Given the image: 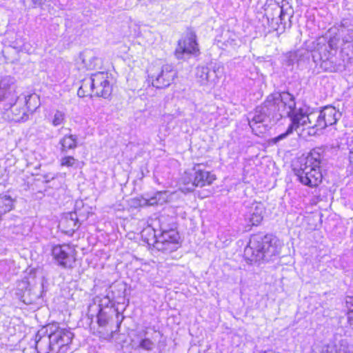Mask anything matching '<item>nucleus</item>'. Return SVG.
<instances>
[{"label": "nucleus", "instance_id": "f257e3e1", "mask_svg": "<svg viewBox=\"0 0 353 353\" xmlns=\"http://www.w3.org/2000/svg\"><path fill=\"white\" fill-rule=\"evenodd\" d=\"M341 116L339 110L332 105L325 106L319 111H314L305 105L299 108L295 105L293 108L292 123L286 132L274 138L273 141L277 143L294 132L301 135L305 128L308 130L309 135H315L319 130L336 124Z\"/></svg>", "mask_w": 353, "mask_h": 353}, {"label": "nucleus", "instance_id": "f03ea898", "mask_svg": "<svg viewBox=\"0 0 353 353\" xmlns=\"http://www.w3.org/2000/svg\"><path fill=\"white\" fill-rule=\"evenodd\" d=\"M294 97L288 92H275L270 94L265 102L250 114L249 125L257 136L265 133L271 122H276L288 117L292 122Z\"/></svg>", "mask_w": 353, "mask_h": 353}, {"label": "nucleus", "instance_id": "7ed1b4c3", "mask_svg": "<svg viewBox=\"0 0 353 353\" xmlns=\"http://www.w3.org/2000/svg\"><path fill=\"white\" fill-rule=\"evenodd\" d=\"M15 79L10 75L0 74V110L7 112L11 110L14 116L11 118L15 121H26L27 119V111L33 112L37 105L36 101L38 97L36 94H28L25 96L26 108H20L18 112L14 109L18 101V96L12 85Z\"/></svg>", "mask_w": 353, "mask_h": 353}, {"label": "nucleus", "instance_id": "20e7f679", "mask_svg": "<svg viewBox=\"0 0 353 353\" xmlns=\"http://www.w3.org/2000/svg\"><path fill=\"white\" fill-rule=\"evenodd\" d=\"M281 243L271 236L255 234L251 236L244 250V255L250 262L273 261L281 253Z\"/></svg>", "mask_w": 353, "mask_h": 353}, {"label": "nucleus", "instance_id": "39448f33", "mask_svg": "<svg viewBox=\"0 0 353 353\" xmlns=\"http://www.w3.org/2000/svg\"><path fill=\"white\" fill-rule=\"evenodd\" d=\"M321 149H313L308 155L300 161L299 165L294 166V172L298 180L303 185L314 188L322 181L321 170Z\"/></svg>", "mask_w": 353, "mask_h": 353}, {"label": "nucleus", "instance_id": "423d86ee", "mask_svg": "<svg viewBox=\"0 0 353 353\" xmlns=\"http://www.w3.org/2000/svg\"><path fill=\"white\" fill-rule=\"evenodd\" d=\"M112 92V86L108 80L107 72H99L92 74L90 77L85 78L78 90L79 97H108Z\"/></svg>", "mask_w": 353, "mask_h": 353}, {"label": "nucleus", "instance_id": "0eeeda50", "mask_svg": "<svg viewBox=\"0 0 353 353\" xmlns=\"http://www.w3.org/2000/svg\"><path fill=\"white\" fill-rule=\"evenodd\" d=\"M141 236L148 244H152L155 249L163 252H172L179 246V235L174 230H163L157 236L156 231L149 226L142 230Z\"/></svg>", "mask_w": 353, "mask_h": 353}, {"label": "nucleus", "instance_id": "6e6552de", "mask_svg": "<svg viewBox=\"0 0 353 353\" xmlns=\"http://www.w3.org/2000/svg\"><path fill=\"white\" fill-rule=\"evenodd\" d=\"M46 332L50 334L54 353H66L71 344L73 334L68 328L52 323L47 326Z\"/></svg>", "mask_w": 353, "mask_h": 353}, {"label": "nucleus", "instance_id": "1a4fd4ad", "mask_svg": "<svg viewBox=\"0 0 353 353\" xmlns=\"http://www.w3.org/2000/svg\"><path fill=\"white\" fill-rule=\"evenodd\" d=\"M148 79L152 86L157 88L168 87L176 76V71L170 64L161 66L151 65L148 70Z\"/></svg>", "mask_w": 353, "mask_h": 353}, {"label": "nucleus", "instance_id": "9d476101", "mask_svg": "<svg viewBox=\"0 0 353 353\" xmlns=\"http://www.w3.org/2000/svg\"><path fill=\"white\" fill-rule=\"evenodd\" d=\"M52 254L58 264L64 268H72L76 261V250L70 244L53 246Z\"/></svg>", "mask_w": 353, "mask_h": 353}, {"label": "nucleus", "instance_id": "9b49d317", "mask_svg": "<svg viewBox=\"0 0 353 353\" xmlns=\"http://www.w3.org/2000/svg\"><path fill=\"white\" fill-rule=\"evenodd\" d=\"M224 72V67L221 63H214L212 68L198 66L196 70V77L201 85H214Z\"/></svg>", "mask_w": 353, "mask_h": 353}, {"label": "nucleus", "instance_id": "f8f14e48", "mask_svg": "<svg viewBox=\"0 0 353 353\" xmlns=\"http://www.w3.org/2000/svg\"><path fill=\"white\" fill-rule=\"evenodd\" d=\"M326 39L323 37L316 39V46L315 50L319 52L321 59H327L330 54H332V50H336L341 43L340 35L336 34L334 37H331L326 43Z\"/></svg>", "mask_w": 353, "mask_h": 353}, {"label": "nucleus", "instance_id": "ddd939ff", "mask_svg": "<svg viewBox=\"0 0 353 353\" xmlns=\"http://www.w3.org/2000/svg\"><path fill=\"white\" fill-rule=\"evenodd\" d=\"M199 51L195 36L190 35L188 37L180 40L175 50V54L179 59H185L191 54H194Z\"/></svg>", "mask_w": 353, "mask_h": 353}, {"label": "nucleus", "instance_id": "4468645a", "mask_svg": "<svg viewBox=\"0 0 353 353\" xmlns=\"http://www.w3.org/2000/svg\"><path fill=\"white\" fill-rule=\"evenodd\" d=\"M194 174L190 181L192 187H204L205 185H211L216 179V176L210 172L202 169L201 165L198 164L194 165L193 168Z\"/></svg>", "mask_w": 353, "mask_h": 353}, {"label": "nucleus", "instance_id": "2eb2a0df", "mask_svg": "<svg viewBox=\"0 0 353 353\" xmlns=\"http://www.w3.org/2000/svg\"><path fill=\"white\" fill-rule=\"evenodd\" d=\"M81 66L79 69L94 70L101 67L102 61L94 50H84L79 56Z\"/></svg>", "mask_w": 353, "mask_h": 353}, {"label": "nucleus", "instance_id": "dca6fc26", "mask_svg": "<svg viewBox=\"0 0 353 353\" xmlns=\"http://www.w3.org/2000/svg\"><path fill=\"white\" fill-rule=\"evenodd\" d=\"M35 344L38 353H54L50 334L46 332V330H41L37 332L35 336Z\"/></svg>", "mask_w": 353, "mask_h": 353}, {"label": "nucleus", "instance_id": "f3484780", "mask_svg": "<svg viewBox=\"0 0 353 353\" xmlns=\"http://www.w3.org/2000/svg\"><path fill=\"white\" fill-rule=\"evenodd\" d=\"M59 227L63 232L72 235L79 228L77 213L69 212L65 214L59 221Z\"/></svg>", "mask_w": 353, "mask_h": 353}, {"label": "nucleus", "instance_id": "a211bd4d", "mask_svg": "<svg viewBox=\"0 0 353 353\" xmlns=\"http://www.w3.org/2000/svg\"><path fill=\"white\" fill-rule=\"evenodd\" d=\"M265 208L263 204L256 203L252 204L248 215V219L252 225H258L263 219Z\"/></svg>", "mask_w": 353, "mask_h": 353}, {"label": "nucleus", "instance_id": "6ab92c4d", "mask_svg": "<svg viewBox=\"0 0 353 353\" xmlns=\"http://www.w3.org/2000/svg\"><path fill=\"white\" fill-rule=\"evenodd\" d=\"M170 194L168 191H160L150 198L143 199V204L147 205H163L169 201Z\"/></svg>", "mask_w": 353, "mask_h": 353}, {"label": "nucleus", "instance_id": "aec40b11", "mask_svg": "<svg viewBox=\"0 0 353 353\" xmlns=\"http://www.w3.org/2000/svg\"><path fill=\"white\" fill-rule=\"evenodd\" d=\"M29 283L26 279H23L20 281L18 284L17 290L19 292H17V294L19 296V298L26 304L31 303L32 299H28L27 296L30 294V289L29 288Z\"/></svg>", "mask_w": 353, "mask_h": 353}, {"label": "nucleus", "instance_id": "412c9836", "mask_svg": "<svg viewBox=\"0 0 353 353\" xmlns=\"http://www.w3.org/2000/svg\"><path fill=\"white\" fill-rule=\"evenodd\" d=\"M61 145V150L67 152L69 150H73L77 146V137L76 135H65L59 141Z\"/></svg>", "mask_w": 353, "mask_h": 353}, {"label": "nucleus", "instance_id": "4be33fe9", "mask_svg": "<svg viewBox=\"0 0 353 353\" xmlns=\"http://www.w3.org/2000/svg\"><path fill=\"white\" fill-rule=\"evenodd\" d=\"M14 199L9 195H0V213L3 216L14 208Z\"/></svg>", "mask_w": 353, "mask_h": 353}, {"label": "nucleus", "instance_id": "5701e85b", "mask_svg": "<svg viewBox=\"0 0 353 353\" xmlns=\"http://www.w3.org/2000/svg\"><path fill=\"white\" fill-rule=\"evenodd\" d=\"M50 122L54 126H59L64 123L65 113L60 110H56L53 115L49 119Z\"/></svg>", "mask_w": 353, "mask_h": 353}, {"label": "nucleus", "instance_id": "b1692460", "mask_svg": "<svg viewBox=\"0 0 353 353\" xmlns=\"http://www.w3.org/2000/svg\"><path fill=\"white\" fill-rule=\"evenodd\" d=\"M79 162L73 157L67 156L61 158V165L67 168H77Z\"/></svg>", "mask_w": 353, "mask_h": 353}, {"label": "nucleus", "instance_id": "393cba45", "mask_svg": "<svg viewBox=\"0 0 353 353\" xmlns=\"http://www.w3.org/2000/svg\"><path fill=\"white\" fill-rule=\"evenodd\" d=\"M340 36H342V44H350L353 46V35L352 31L350 30H344L342 29L339 30Z\"/></svg>", "mask_w": 353, "mask_h": 353}, {"label": "nucleus", "instance_id": "a878e982", "mask_svg": "<svg viewBox=\"0 0 353 353\" xmlns=\"http://www.w3.org/2000/svg\"><path fill=\"white\" fill-rule=\"evenodd\" d=\"M95 301L98 302L99 310H104V309L109 307L112 303V301L108 295L99 296L96 298Z\"/></svg>", "mask_w": 353, "mask_h": 353}, {"label": "nucleus", "instance_id": "bb28decb", "mask_svg": "<svg viewBox=\"0 0 353 353\" xmlns=\"http://www.w3.org/2000/svg\"><path fill=\"white\" fill-rule=\"evenodd\" d=\"M110 316L107 312L103 310H99L97 314V323L100 327H105L109 321Z\"/></svg>", "mask_w": 353, "mask_h": 353}, {"label": "nucleus", "instance_id": "cd10ccee", "mask_svg": "<svg viewBox=\"0 0 353 353\" xmlns=\"http://www.w3.org/2000/svg\"><path fill=\"white\" fill-rule=\"evenodd\" d=\"M139 347L145 350H151L154 347V343L149 339H144L140 341Z\"/></svg>", "mask_w": 353, "mask_h": 353}, {"label": "nucleus", "instance_id": "c85d7f7f", "mask_svg": "<svg viewBox=\"0 0 353 353\" xmlns=\"http://www.w3.org/2000/svg\"><path fill=\"white\" fill-rule=\"evenodd\" d=\"M24 4L28 8H35L42 5L45 0H23Z\"/></svg>", "mask_w": 353, "mask_h": 353}, {"label": "nucleus", "instance_id": "c756f323", "mask_svg": "<svg viewBox=\"0 0 353 353\" xmlns=\"http://www.w3.org/2000/svg\"><path fill=\"white\" fill-rule=\"evenodd\" d=\"M347 319L350 326L353 328V309H350L347 312Z\"/></svg>", "mask_w": 353, "mask_h": 353}, {"label": "nucleus", "instance_id": "7c9ffc66", "mask_svg": "<svg viewBox=\"0 0 353 353\" xmlns=\"http://www.w3.org/2000/svg\"><path fill=\"white\" fill-rule=\"evenodd\" d=\"M345 302L349 310L353 309V296H347Z\"/></svg>", "mask_w": 353, "mask_h": 353}, {"label": "nucleus", "instance_id": "2f4dec72", "mask_svg": "<svg viewBox=\"0 0 353 353\" xmlns=\"http://www.w3.org/2000/svg\"><path fill=\"white\" fill-rule=\"evenodd\" d=\"M327 353H339L333 345H328L327 347Z\"/></svg>", "mask_w": 353, "mask_h": 353}, {"label": "nucleus", "instance_id": "473e14b6", "mask_svg": "<svg viewBox=\"0 0 353 353\" xmlns=\"http://www.w3.org/2000/svg\"><path fill=\"white\" fill-rule=\"evenodd\" d=\"M348 158L350 163L353 167V148L350 150Z\"/></svg>", "mask_w": 353, "mask_h": 353}, {"label": "nucleus", "instance_id": "72a5a7b5", "mask_svg": "<svg viewBox=\"0 0 353 353\" xmlns=\"http://www.w3.org/2000/svg\"><path fill=\"white\" fill-rule=\"evenodd\" d=\"M18 50L19 51H26L27 52H29L28 50L26 49V45H24L23 47H21Z\"/></svg>", "mask_w": 353, "mask_h": 353}, {"label": "nucleus", "instance_id": "f704fd0d", "mask_svg": "<svg viewBox=\"0 0 353 353\" xmlns=\"http://www.w3.org/2000/svg\"><path fill=\"white\" fill-rule=\"evenodd\" d=\"M263 353H276V352L272 350H268L267 351L263 352Z\"/></svg>", "mask_w": 353, "mask_h": 353}, {"label": "nucleus", "instance_id": "c9c22d12", "mask_svg": "<svg viewBox=\"0 0 353 353\" xmlns=\"http://www.w3.org/2000/svg\"><path fill=\"white\" fill-rule=\"evenodd\" d=\"M282 15H283V10L282 8L281 9V14H280V17L281 18H282Z\"/></svg>", "mask_w": 353, "mask_h": 353}]
</instances>
